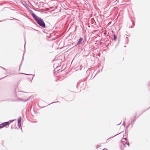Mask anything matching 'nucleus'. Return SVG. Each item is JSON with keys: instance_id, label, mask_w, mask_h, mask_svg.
Masks as SVG:
<instances>
[{"instance_id": "f257e3e1", "label": "nucleus", "mask_w": 150, "mask_h": 150, "mask_svg": "<svg viewBox=\"0 0 150 150\" xmlns=\"http://www.w3.org/2000/svg\"><path fill=\"white\" fill-rule=\"evenodd\" d=\"M121 146H122L123 145L126 146V145H127L128 146H129V143L127 141V139L125 138H122L121 141Z\"/></svg>"}, {"instance_id": "f03ea898", "label": "nucleus", "mask_w": 150, "mask_h": 150, "mask_svg": "<svg viewBox=\"0 0 150 150\" xmlns=\"http://www.w3.org/2000/svg\"><path fill=\"white\" fill-rule=\"evenodd\" d=\"M36 22L40 26L43 28H45V23L42 19L40 18Z\"/></svg>"}, {"instance_id": "7ed1b4c3", "label": "nucleus", "mask_w": 150, "mask_h": 150, "mask_svg": "<svg viewBox=\"0 0 150 150\" xmlns=\"http://www.w3.org/2000/svg\"><path fill=\"white\" fill-rule=\"evenodd\" d=\"M14 120H10L8 122H5L2 123L0 124V129L3 128L9 124L11 123V122H13Z\"/></svg>"}, {"instance_id": "20e7f679", "label": "nucleus", "mask_w": 150, "mask_h": 150, "mask_svg": "<svg viewBox=\"0 0 150 150\" xmlns=\"http://www.w3.org/2000/svg\"><path fill=\"white\" fill-rule=\"evenodd\" d=\"M31 15L33 18L36 22L40 18L36 16L35 14L34 13H32Z\"/></svg>"}, {"instance_id": "39448f33", "label": "nucleus", "mask_w": 150, "mask_h": 150, "mask_svg": "<svg viewBox=\"0 0 150 150\" xmlns=\"http://www.w3.org/2000/svg\"><path fill=\"white\" fill-rule=\"evenodd\" d=\"M83 40V39L82 38H80L79 40L77 42V44H79Z\"/></svg>"}, {"instance_id": "423d86ee", "label": "nucleus", "mask_w": 150, "mask_h": 150, "mask_svg": "<svg viewBox=\"0 0 150 150\" xmlns=\"http://www.w3.org/2000/svg\"><path fill=\"white\" fill-rule=\"evenodd\" d=\"M21 117H20L18 119V123H21Z\"/></svg>"}, {"instance_id": "0eeeda50", "label": "nucleus", "mask_w": 150, "mask_h": 150, "mask_svg": "<svg viewBox=\"0 0 150 150\" xmlns=\"http://www.w3.org/2000/svg\"><path fill=\"white\" fill-rule=\"evenodd\" d=\"M114 40L115 41H116L117 40V36L115 35H113Z\"/></svg>"}, {"instance_id": "6e6552de", "label": "nucleus", "mask_w": 150, "mask_h": 150, "mask_svg": "<svg viewBox=\"0 0 150 150\" xmlns=\"http://www.w3.org/2000/svg\"><path fill=\"white\" fill-rule=\"evenodd\" d=\"M18 126L19 128H20L21 126V123L18 122Z\"/></svg>"}, {"instance_id": "1a4fd4ad", "label": "nucleus", "mask_w": 150, "mask_h": 150, "mask_svg": "<svg viewBox=\"0 0 150 150\" xmlns=\"http://www.w3.org/2000/svg\"><path fill=\"white\" fill-rule=\"evenodd\" d=\"M28 100V99H27L26 100H23L21 99H20L19 100L23 101H24L25 102L27 101Z\"/></svg>"}, {"instance_id": "9d476101", "label": "nucleus", "mask_w": 150, "mask_h": 150, "mask_svg": "<svg viewBox=\"0 0 150 150\" xmlns=\"http://www.w3.org/2000/svg\"><path fill=\"white\" fill-rule=\"evenodd\" d=\"M100 146H101V145H97V146H96V148L97 149V148H98V147H100Z\"/></svg>"}, {"instance_id": "9b49d317", "label": "nucleus", "mask_w": 150, "mask_h": 150, "mask_svg": "<svg viewBox=\"0 0 150 150\" xmlns=\"http://www.w3.org/2000/svg\"><path fill=\"white\" fill-rule=\"evenodd\" d=\"M1 68H2V69H3L4 70H6V69L5 68H3V67H0Z\"/></svg>"}, {"instance_id": "f8f14e48", "label": "nucleus", "mask_w": 150, "mask_h": 150, "mask_svg": "<svg viewBox=\"0 0 150 150\" xmlns=\"http://www.w3.org/2000/svg\"><path fill=\"white\" fill-rule=\"evenodd\" d=\"M34 76H32L31 78H30V79H31V80H32Z\"/></svg>"}, {"instance_id": "ddd939ff", "label": "nucleus", "mask_w": 150, "mask_h": 150, "mask_svg": "<svg viewBox=\"0 0 150 150\" xmlns=\"http://www.w3.org/2000/svg\"><path fill=\"white\" fill-rule=\"evenodd\" d=\"M125 122H124L122 124V125H124V127H125Z\"/></svg>"}, {"instance_id": "4468645a", "label": "nucleus", "mask_w": 150, "mask_h": 150, "mask_svg": "<svg viewBox=\"0 0 150 150\" xmlns=\"http://www.w3.org/2000/svg\"><path fill=\"white\" fill-rule=\"evenodd\" d=\"M103 150H108L107 149H103Z\"/></svg>"}, {"instance_id": "2eb2a0df", "label": "nucleus", "mask_w": 150, "mask_h": 150, "mask_svg": "<svg viewBox=\"0 0 150 150\" xmlns=\"http://www.w3.org/2000/svg\"><path fill=\"white\" fill-rule=\"evenodd\" d=\"M121 123V122L118 125H119Z\"/></svg>"}, {"instance_id": "dca6fc26", "label": "nucleus", "mask_w": 150, "mask_h": 150, "mask_svg": "<svg viewBox=\"0 0 150 150\" xmlns=\"http://www.w3.org/2000/svg\"><path fill=\"white\" fill-rule=\"evenodd\" d=\"M21 64H20V67H21Z\"/></svg>"}, {"instance_id": "f3484780", "label": "nucleus", "mask_w": 150, "mask_h": 150, "mask_svg": "<svg viewBox=\"0 0 150 150\" xmlns=\"http://www.w3.org/2000/svg\"><path fill=\"white\" fill-rule=\"evenodd\" d=\"M16 20H18L17 19H15Z\"/></svg>"}, {"instance_id": "a211bd4d", "label": "nucleus", "mask_w": 150, "mask_h": 150, "mask_svg": "<svg viewBox=\"0 0 150 150\" xmlns=\"http://www.w3.org/2000/svg\"><path fill=\"white\" fill-rule=\"evenodd\" d=\"M29 75H31V74H29Z\"/></svg>"}, {"instance_id": "6ab92c4d", "label": "nucleus", "mask_w": 150, "mask_h": 150, "mask_svg": "<svg viewBox=\"0 0 150 150\" xmlns=\"http://www.w3.org/2000/svg\"><path fill=\"white\" fill-rule=\"evenodd\" d=\"M25 44H26V43L25 42ZM25 45H24V47H25Z\"/></svg>"}, {"instance_id": "aec40b11", "label": "nucleus", "mask_w": 150, "mask_h": 150, "mask_svg": "<svg viewBox=\"0 0 150 150\" xmlns=\"http://www.w3.org/2000/svg\"><path fill=\"white\" fill-rule=\"evenodd\" d=\"M4 78V77H3V78ZM2 78H1V79H2Z\"/></svg>"}, {"instance_id": "412c9836", "label": "nucleus", "mask_w": 150, "mask_h": 150, "mask_svg": "<svg viewBox=\"0 0 150 150\" xmlns=\"http://www.w3.org/2000/svg\"><path fill=\"white\" fill-rule=\"evenodd\" d=\"M26 74V75H27V74Z\"/></svg>"}, {"instance_id": "4be33fe9", "label": "nucleus", "mask_w": 150, "mask_h": 150, "mask_svg": "<svg viewBox=\"0 0 150 150\" xmlns=\"http://www.w3.org/2000/svg\"><path fill=\"white\" fill-rule=\"evenodd\" d=\"M13 18V19H14V18Z\"/></svg>"}]
</instances>
